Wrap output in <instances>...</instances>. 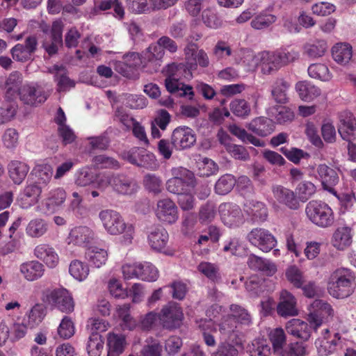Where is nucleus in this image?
I'll return each mask as SVG.
<instances>
[{"mask_svg":"<svg viewBox=\"0 0 356 356\" xmlns=\"http://www.w3.org/2000/svg\"><path fill=\"white\" fill-rule=\"evenodd\" d=\"M99 218L106 232L111 235L124 234L125 243H131L134 229L131 225L127 224L122 216L117 211L106 209L99 212Z\"/></svg>","mask_w":356,"mask_h":356,"instance_id":"f257e3e1","label":"nucleus"},{"mask_svg":"<svg viewBox=\"0 0 356 356\" xmlns=\"http://www.w3.org/2000/svg\"><path fill=\"white\" fill-rule=\"evenodd\" d=\"M298 56V53L293 50L263 51L259 54L261 72L265 74H270L294 61Z\"/></svg>","mask_w":356,"mask_h":356,"instance_id":"f03ea898","label":"nucleus"},{"mask_svg":"<svg viewBox=\"0 0 356 356\" xmlns=\"http://www.w3.org/2000/svg\"><path fill=\"white\" fill-rule=\"evenodd\" d=\"M170 173L172 177L165 184L168 192L179 195L195 188L197 181L192 171L183 167H175L170 170Z\"/></svg>","mask_w":356,"mask_h":356,"instance_id":"7ed1b4c3","label":"nucleus"},{"mask_svg":"<svg viewBox=\"0 0 356 356\" xmlns=\"http://www.w3.org/2000/svg\"><path fill=\"white\" fill-rule=\"evenodd\" d=\"M179 67L174 63L168 65L163 70L166 76L165 88L170 93H177L180 97H187L191 100L194 97L193 87L179 81Z\"/></svg>","mask_w":356,"mask_h":356,"instance_id":"20e7f679","label":"nucleus"},{"mask_svg":"<svg viewBox=\"0 0 356 356\" xmlns=\"http://www.w3.org/2000/svg\"><path fill=\"white\" fill-rule=\"evenodd\" d=\"M308 218L315 225L327 227L332 224V209L325 202L311 201L305 208Z\"/></svg>","mask_w":356,"mask_h":356,"instance_id":"39448f33","label":"nucleus"},{"mask_svg":"<svg viewBox=\"0 0 356 356\" xmlns=\"http://www.w3.org/2000/svg\"><path fill=\"white\" fill-rule=\"evenodd\" d=\"M335 298H346L354 291L355 277L348 268L335 270Z\"/></svg>","mask_w":356,"mask_h":356,"instance_id":"423d86ee","label":"nucleus"},{"mask_svg":"<svg viewBox=\"0 0 356 356\" xmlns=\"http://www.w3.org/2000/svg\"><path fill=\"white\" fill-rule=\"evenodd\" d=\"M272 193L274 207L282 205L291 210H298L301 206L297 194L289 188L276 185L272 187Z\"/></svg>","mask_w":356,"mask_h":356,"instance_id":"0eeeda50","label":"nucleus"},{"mask_svg":"<svg viewBox=\"0 0 356 356\" xmlns=\"http://www.w3.org/2000/svg\"><path fill=\"white\" fill-rule=\"evenodd\" d=\"M248 241L263 252H269L277 243V241L269 231L262 228L252 229L247 236Z\"/></svg>","mask_w":356,"mask_h":356,"instance_id":"6e6552de","label":"nucleus"},{"mask_svg":"<svg viewBox=\"0 0 356 356\" xmlns=\"http://www.w3.org/2000/svg\"><path fill=\"white\" fill-rule=\"evenodd\" d=\"M19 96L24 104L31 106H36L44 102L49 93L40 86L33 83L24 85L19 92Z\"/></svg>","mask_w":356,"mask_h":356,"instance_id":"1a4fd4ad","label":"nucleus"},{"mask_svg":"<svg viewBox=\"0 0 356 356\" xmlns=\"http://www.w3.org/2000/svg\"><path fill=\"white\" fill-rule=\"evenodd\" d=\"M63 26L61 20L54 22L49 34L44 38L42 46L50 56L56 54L63 45Z\"/></svg>","mask_w":356,"mask_h":356,"instance_id":"9d476101","label":"nucleus"},{"mask_svg":"<svg viewBox=\"0 0 356 356\" xmlns=\"http://www.w3.org/2000/svg\"><path fill=\"white\" fill-rule=\"evenodd\" d=\"M37 38L34 35L26 38L24 44H17L10 50L13 58L17 61L25 63L32 58L33 53L37 49Z\"/></svg>","mask_w":356,"mask_h":356,"instance_id":"9b49d317","label":"nucleus"},{"mask_svg":"<svg viewBox=\"0 0 356 356\" xmlns=\"http://www.w3.org/2000/svg\"><path fill=\"white\" fill-rule=\"evenodd\" d=\"M196 137L194 131L188 127L176 128L171 136V143L177 150L190 148L195 143Z\"/></svg>","mask_w":356,"mask_h":356,"instance_id":"f8f14e48","label":"nucleus"},{"mask_svg":"<svg viewBox=\"0 0 356 356\" xmlns=\"http://www.w3.org/2000/svg\"><path fill=\"white\" fill-rule=\"evenodd\" d=\"M219 212L222 222L229 227L239 226L244 221L242 211L237 205L222 204L220 206Z\"/></svg>","mask_w":356,"mask_h":356,"instance_id":"ddd939ff","label":"nucleus"},{"mask_svg":"<svg viewBox=\"0 0 356 356\" xmlns=\"http://www.w3.org/2000/svg\"><path fill=\"white\" fill-rule=\"evenodd\" d=\"M48 300L63 312L70 313L74 311L73 298L68 291L65 289L53 290L48 296Z\"/></svg>","mask_w":356,"mask_h":356,"instance_id":"4468645a","label":"nucleus"},{"mask_svg":"<svg viewBox=\"0 0 356 356\" xmlns=\"http://www.w3.org/2000/svg\"><path fill=\"white\" fill-rule=\"evenodd\" d=\"M105 180L115 191L124 195L133 194L138 188L135 181L124 175H109L105 177Z\"/></svg>","mask_w":356,"mask_h":356,"instance_id":"2eb2a0df","label":"nucleus"},{"mask_svg":"<svg viewBox=\"0 0 356 356\" xmlns=\"http://www.w3.org/2000/svg\"><path fill=\"white\" fill-rule=\"evenodd\" d=\"M156 214L160 220L169 224L175 222L179 217L177 207L169 198L158 201Z\"/></svg>","mask_w":356,"mask_h":356,"instance_id":"dca6fc26","label":"nucleus"},{"mask_svg":"<svg viewBox=\"0 0 356 356\" xmlns=\"http://www.w3.org/2000/svg\"><path fill=\"white\" fill-rule=\"evenodd\" d=\"M338 132L341 137L348 142H350L356 132V120L353 113L345 111L339 115Z\"/></svg>","mask_w":356,"mask_h":356,"instance_id":"f3484780","label":"nucleus"},{"mask_svg":"<svg viewBox=\"0 0 356 356\" xmlns=\"http://www.w3.org/2000/svg\"><path fill=\"white\" fill-rule=\"evenodd\" d=\"M277 312L282 317L287 318L298 315L297 301L294 296L286 290L280 292Z\"/></svg>","mask_w":356,"mask_h":356,"instance_id":"a211bd4d","label":"nucleus"},{"mask_svg":"<svg viewBox=\"0 0 356 356\" xmlns=\"http://www.w3.org/2000/svg\"><path fill=\"white\" fill-rule=\"evenodd\" d=\"M182 318V311L176 305H170L164 307L161 311L160 316V320L163 327L168 329H172L179 326Z\"/></svg>","mask_w":356,"mask_h":356,"instance_id":"6ab92c4d","label":"nucleus"},{"mask_svg":"<svg viewBox=\"0 0 356 356\" xmlns=\"http://www.w3.org/2000/svg\"><path fill=\"white\" fill-rule=\"evenodd\" d=\"M285 329L287 333L297 339L307 341L312 333L308 323L298 318H293L286 323Z\"/></svg>","mask_w":356,"mask_h":356,"instance_id":"aec40b11","label":"nucleus"},{"mask_svg":"<svg viewBox=\"0 0 356 356\" xmlns=\"http://www.w3.org/2000/svg\"><path fill=\"white\" fill-rule=\"evenodd\" d=\"M94 239L93 231L86 226H79L73 228L67 237L68 244L85 245Z\"/></svg>","mask_w":356,"mask_h":356,"instance_id":"412c9836","label":"nucleus"},{"mask_svg":"<svg viewBox=\"0 0 356 356\" xmlns=\"http://www.w3.org/2000/svg\"><path fill=\"white\" fill-rule=\"evenodd\" d=\"M106 339L107 356H119L124 352L127 342L123 334L109 332Z\"/></svg>","mask_w":356,"mask_h":356,"instance_id":"4be33fe9","label":"nucleus"},{"mask_svg":"<svg viewBox=\"0 0 356 356\" xmlns=\"http://www.w3.org/2000/svg\"><path fill=\"white\" fill-rule=\"evenodd\" d=\"M35 256L42 260L49 268H54L58 264L59 258L54 248L47 244H40L34 250Z\"/></svg>","mask_w":356,"mask_h":356,"instance_id":"5701e85b","label":"nucleus"},{"mask_svg":"<svg viewBox=\"0 0 356 356\" xmlns=\"http://www.w3.org/2000/svg\"><path fill=\"white\" fill-rule=\"evenodd\" d=\"M45 271L44 265L38 261H31L20 266V272L28 281H35L42 277Z\"/></svg>","mask_w":356,"mask_h":356,"instance_id":"b1692460","label":"nucleus"},{"mask_svg":"<svg viewBox=\"0 0 356 356\" xmlns=\"http://www.w3.org/2000/svg\"><path fill=\"white\" fill-rule=\"evenodd\" d=\"M247 127L250 131L261 137L270 135L275 129L273 122L264 117L253 119Z\"/></svg>","mask_w":356,"mask_h":356,"instance_id":"393cba45","label":"nucleus"},{"mask_svg":"<svg viewBox=\"0 0 356 356\" xmlns=\"http://www.w3.org/2000/svg\"><path fill=\"white\" fill-rule=\"evenodd\" d=\"M67 193L62 188H56L50 191L44 200V204L47 211L54 212L65 202Z\"/></svg>","mask_w":356,"mask_h":356,"instance_id":"a878e982","label":"nucleus"},{"mask_svg":"<svg viewBox=\"0 0 356 356\" xmlns=\"http://www.w3.org/2000/svg\"><path fill=\"white\" fill-rule=\"evenodd\" d=\"M49 72L55 74V81L57 83V90L59 92L66 91L74 87L75 83L65 74L64 67L57 65L49 69Z\"/></svg>","mask_w":356,"mask_h":356,"instance_id":"bb28decb","label":"nucleus"},{"mask_svg":"<svg viewBox=\"0 0 356 356\" xmlns=\"http://www.w3.org/2000/svg\"><path fill=\"white\" fill-rule=\"evenodd\" d=\"M42 186L34 182L27 185L24 188L23 195L21 197L23 207H28L35 204L39 201L42 193Z\"/></svg>","mask_w":356,"mask_h":356,"instance_id":"cd10ccee","label":"nucleus"},{"mask_svg":"<svg viewBox=\"0 0 356 356\" xmlns=\"http://www.w3.org/2000/svg\"><path fill=\"white\" fill-rule=\"evenodd\" d=\"M35 182L41 186H47L53 176V168L49 164H38L31 172Z\"/></svg>","mask_w":356,"mask_h":356,"instance_id":"c85d7f7f","label":"nucleus"},{"mask_svg":"<svg viewBox=\"0 0 356 356\" xmlns=\"http://www.w3.org/2000/svg\"><path fill=\"white\" fill-rule=\"evenodd\" d=\"M29 167L19 161H13L8 165V173L10 179L16 184H20L26 178Z\"/></svg>","mask_w":356,"mask_h":356,"instance_id":"c756f323","label":"nucleus"},{"mask_svg":"<svg viewBox=\"0 0 356 356\" xmlns=\"http://www.w3.org/2000/svg\"><path fill=\"white\" fill-rule=\"evenodd\" d=\"M123 158L132 164L143 166L146 159L154 160V157L152 154L146 153L143 148L133 147L129 151L124 152L122 154Z\"/></svg>","mask_w":356,"mask_h":356,"instance_id":"7c9ffc66","label":"nucleus"},{"mask_svg":"<svg viewBox=\"0 0 356 356\" xmlns=\"http://www.w3.org/2000/svg\"><path fill=\"white\" fill-rule=\"evenodd\" d=\"M219 331L229 341H234L237 336L236 321L229 315L222 318L218 324Z\"/></svg>","mask_w":356,"mask_h":356,"instance_id":"2f4dec72","label":"nucleus"},{"mask_svg":"<svg viewBox=\"0 0 356 356\" xmlns=\"http://www.w3.org/2000/svg\"><path fill=\"white\" fill-rule=\"evenodd\" d=\"M148 238L152 248L157 251H161L167 244L168 234L165 229L158 227L149 234Z\"/></svg>","mask_w":356,"mask_h":356,"instance_id":"473e14b6","label":"nucleus"},{"mask_svg":"<svg viewBox=\"0 0 356 356\" xmlns=\"http://www.w3.org/2000/svg\"><path fill=\"white\" fill-rule=\"evenodd\" d=\"M296 88L300 97L304 101L313 100L321 95V90L307 81L297 83Z\"/></svg>","mask_w":356,"mask_h":356,"instance_id":"72a5a7b5","label":"nucleus"},{"mask_svg":"<svg viewBox=\"0 0 356 356\" xmlns=\"http://www.w3.org/2000/svg\"><path fill=\"white\" fill-rule=\"evenodd\" d=\"M317 172L323 190L334 194V170L322 164L318 166Z\"/></svg>","mask_w":356,"mask_h":356,"instance_id":"f704fd0d","label":"nucleus"},{"mask_svg":"<svg viewBox=\"0 0 356 356\" xmlns=\"http://www.w3.org/2000/svg\"><path fill=\"white\" fill-rule=\"evenodd\" d=\"M86 259L97 268L106 264L108 259L107 251L97 247H91L86 252Z\"/></svg>","mask_w":356,"mask_h":356,"instance_id":"c9c22d12","label":"nucleus"},{"mask_svg":"<svg viewBox=\"0 0 356 356\" xmlns=\"http://www.w3.org/2000/svg\"><path fill=\"white\" fill-rule=\"evenodd\" d=\"M353 56L352 47L346 42L335 44V62L341 65L349 63Z\"/></svg>","mask_w":356,"mask_h":356,"instance_id":"e433bc0d","label":"nucleus"},{"mask_svg":"<svg viewBox=\"0 0 356 356\" xmlns=\"http://www.w3.org/2000/svg\"><path fill=\"white\" fill-rule=\"evenodd\" d=\"M352 243L350 229L347 227L338 228L335 231V248L344 250Z\"/></svg>","mask_w":356,"mask_h":356,"instance_id":"4c0bfd02","label":"nucleus"},{"mask_svg":"<svg viewBox=\"0 0 356 356\" xmlns=\"http://www.w3.org/2000/svg\"><path fill=\"white\" fill-rule=\"evenodd\" d=\"M289 86V83L282 79L275 82L271 92L277 103L285 104L288 102L287 90Z\"/></svg>","mask_w":356,"mask_h":356,"instance_id":"58836bf2","label":"nucleus"},{"mask_svg":"<svg viewBox=\"0 0 356 356\" xmlns=\"http://www.w3.org/2000/svg\"><path fill=\"white\" fill-rule=\"evenodd\" d=\"M327 45L324 40H316L304 46V53L311 58L323 56L327 51Z\"/></svg>","mask_w":356,"mask_h":356,"instance_id":"ea45409f","label":"nucleus"},{"mask_svg":"<svg viewBox=\"0 0 356 356\" xmlns=\"http://www.w3.org/2000/svg\"><path fill=\"white\" fill-rule=\"evenodd\" d=\"M246 211L248 214L252 216L254 219L260 221H264L268 216V210L266 205L257 201H250L245 204Z\"/></svg>","mask_w":356,"mask_h":356,"instance_id":"a19ab883","label":"nucleus"},{"mask_svg":"<svg viewBox=\"0 0 356 356\" xmlns=\"http://www.w3.org/2000/svg\"><path fill=\"white\" fill-rule=\"evenodd\" d=\"M164 53V49L157 42L156 44L149 45L144 52V59L147 60L149 63H155V70H156L158 66H160L159 62L163 58Z\"/></svg>","mask_w":356,"mask_h":356,"instance_id":"79ce46f5","label":"nucleus"},{"mask_svg":"<svg viewBox=\"0 0 356 356\" xmlns=\"http://www.w3.org/2000/svg\"><path fill=\"white\" fill-rule=\"evenodd\" d=\"M277 17L274 15L262 13L254 17L250 22L251 27L255 30H263L268 28L275 22Z\"/></svg>","mask_w":356,"mask_h":356,"instance_id":"37998d69","label":"nucleus"},{"mask_svg":"<svg viewBox=\"0 0 356 356\" xmlns=\"http://www.w3.org/2000/svg\"><path fill=\"white\" fill-rule=\"evenodd\" d=\"M270 115L279 124L290 122L294 118L293 112L286 106H276L271 108Z\"/></svg>","mask_w":356,"mask_h":356,"instance_id":"c03bdc74","label":"nucleus"},{"mask_svg":"<svg viewBox=\"0 0 356 356\" xmlns=\"http://www.w3.org/2000/svg\"><path fill=\"white\" fill-rule=\"evenodd\" d=\"M231 316L236 323L245 325H250L252 323V318L247 309L238 305H230Z\"/></svg>","mask_w":356,"mask_h":356,"instance_id":"a18cd8bd","label":"nucleus"},{"mask_svg":"<svg viewBox=\"0 0 356 356\" xmlns=\"http://www.w3.org/2000/svg\"><path fill=\"white\" fill-rule=\"evenodd\" d=\"M104 348L102 336L98 333H91L87 343V351L89 356H100Z\"/></svg>","mask_w":356,"mask_h":356,"instance_id":"49530a36","label":"nucleus"},{"mask_svg":"<svg viewBox=\"0 0 356 356\" xmlns=\"http://www.w3.org/2000/svg\"><path fill=\"white\" fill-rule=\"evenodd\" d=\"M69 272L74 279L82 281L88 277L89 274V267L83 262L76 259L71 262L69 267Z\"/></svg>","mask_w":356,"mask_h":356,"instance_id":"de8ad7c7","label":"nucleus"},{"mask_svg":"<svg viewBox=\"0 0 356 356\" xmlns=\"http://www.w3.org/2000/svg\"><path fill=\"white\" fill-rule=\"evenodd\" d=\"M308 74L312 78L323 81H327L332 79V74L327 65L321 63L311 65L308 68Z\"/></svg>","mask_w":356,"mask_h":356,"instance_id":"09e8293b","label":"nucleus"},{"mask_svg":"<svg viewBox=\"0 0 356 356\" xmlns=\"http://www.w3.org/2000/svg\"><path fill=\"white\" fill-rule=\"evenodd\" d=\"M139 279L147 282H154L159 277V272L155 266L148 262L138 263Z\"/></svg>","mask_w":356,"mask_h":356,"instance_id":"8fccbe9b","label":"nucleus"},{"mask_svg":"<svg viewBox=\"0 0 356 356\" xmlns=\"http://www.w3.org/2000/svg\"><path fill=\"white\" fill-rule=\"evenodd\" d=\"M236 184V179L234 176L229 174L222 175L217 181L215 190L220 195H225L229 193Z\"/></svg>","mask_w":356,"mask_h":356,"instance_id":"3c124183","label":"nucleus"},{"mask_svg":"<svg viewBox=\"0 0 356 356\" xmlns=\"http://www.w3.org/2000/svg\"><path fill=\"white\" fill-rule=\"evenodd\" d=\"M316 192V186L311 181L300 182L296 187V194L299 201L305 202Z\"/></svg>","mask_w":356,"mask_h":356,"instance_id":"603ef678","label":"nucleus"},{"mask_svg":"<svg viewBox=\"0 0 356 356\" xmlns=\"http://www.w3.org/2000/svg\"><path fill=\"white\" fill-rule=\"evenodd\" d=\"M230 111L237 117L245 118L250 114V104L245 100L235 99L230 102Z\"/></svg>","mask_w":356,"mask_h":356,"instance_id":"864d4df0","label":"nucleus"},{"mask_svg":"<svg viewBox=\"0 0 356 356\" xmlns=\"http://www.w3.org/2000/svg\"><path fill=\"white\" fill-rule=\"evenodd\" d=\"M22 82L23 76L20 72L15 71L10 73L6 81L7 92L11 95L15 93L19 95Z\"/></svg>","mask_w":356,"mask_h":356,"instance_id":"5fc2aeb1","label":"nucleus"},{"mask_svg":"<svg viewBox=\"0 0 356 356\" xmlns=\"http://www.w3.org/2000/svg\"><path fill=\"white\" fill-rule=\"evenodd\" d=\"M44 316V306L40 304L35 305L28 314L27 326L33 328L38 325L42 321Z\"/></svg>","mask_w":356,"mask_h":356,"instance_id":"6e6d98bb","label":"nucleus"},{"mask_svg":"<svg viewBox=\"0 0 356 356\" xmlns=\"http://www.w3.org/2000/svg\"><path fill=\"white\" fill-rule=\"evenodd\" d=\"M47 231V224L42 219L32 220L26 227L27 234L34 238L42 236Z\"/></svg>","mask_w":356,"mask_h":356,"instance_id":"4d7b16f0","label":"nucleus"},{"mask_svg":"<svg viewBox=\"0 0 356 356\" xmlns=\"http://www.w3.org/2000/svg\"><path fill=\"white\" fill-rule=\"evenodd\" d=\"M198 172L200 176L209 177L218 171V165L208 158L200 159L197 161Z\"/></svg>","mask_w":356,"mask_h":356,"instance_id":"13d9d810","label":"nucleus"},{"mask_svg":"<svg viewBox=\"0 0 356 356\" xmlns=\"http://www.w3.org/2000/svg\"><path fill=\"white\" fill-rule=\"evenodd\" d=\"M268 337L275 351H280L286 343V334L282 328L277 327L270 331Z\"/></svg>","mask_w":356,"mask_h":356,"instance_id":"bf43d9fd","label":"nucleus"},{"mask_svg":"<svg viewBox=\"0 0 356 356\" xmlns=\"http://www.w3.org/2000/svg\"><path fill=\"white\" fill-rule=\"evenodd\" d=\"M202 19L207 27L211 29H218L220 27L222 24L217 13L211 8L205 9L202 12Z\"/></svg>","mask_w":356,"mask_h":356,"instance_id":"052dcab7","label":"nucleus"},{"mask_svg":"<svg viewBox=\"0 0 356 356\" xmlns=\"http://www.w3.org/2000/svg\"><path fill=\"white\" fill-rule=\"evenodd\" d=\"M94 165L100 168L118 169L120 165L119 162L113 157L105 154H100L92 158Z\"/></svg>","mask_w":356,"mask_h":356,"instance_id":"680f3d73","label":"nucleus"},{"mask_svg":"<svg viewBox=\"0 0 356 356\" xmlns=\"http://www.w3.org/2000/svg\"><path fill=\"white\" fill-rule=\"evenodd\" d=\"M198 270L209 280L215 282L220 278L219 268L214 264L201 262L197 266Z\"/></svg>","mask_w":356,"mask_h":356,"instance_id":"e2e57ef3","label":"nucleus"},{"mask_svg":"<svg viewBox=\"0 0 356 356\" xmlns=\"http://www.w3.org/2000/svg\"><path fill=\"white\" fill-rule=\"evenodd\" d=\"M145 187L155 194L160 193L162 190V180L155 175L147 174L144 177Z\"/></svg>","mask_w":356,"mask_h":356,"instance_id":"0e129e2a","label":"nucleus"},{"mask_svg":"<svg viewBox=\"0 0 356 356\" xmlns=\"http://www.w3.org/2000/svg\"><path fill=\"white\" fill-rule=\"evenodd\" d=\"M250 351L252 356H269L270 348L267 343L266 340L260 339L252 342Z\"/></svg>","mask_w":356,"mask_h":356,"instance_id":"69168bd1","label":"nucleus"},{"mask_svg":"<svg viewBox=\"0 0 356 356\" xmlns=\"http://www.w3.org/2000/svg\"><path fill=\"white\" fill-rule=\"evenodd\" d=\"M58 333L63 339H69L74 334V326L71 318L65 316L63 318L58 328Z\"/></svg>","mask_w":356,"mask_h":356,"instance_id":"338daca9","label":"nucleus"},{"mask_svg":"<svg viewBox=\"0 0 356 356\" xmlns=\"http://www.w3.org/2000/svg\"><path fill=\"white\" fill-rule=\"evenodd\" d=\"M236 188L242 195H248L254 193V186L247 176H241L236 180Z\"/></svg>","mask_w":356,"mask_h":356,"instance_id":"774afa93","label":"nucleus"}]
</instances>
